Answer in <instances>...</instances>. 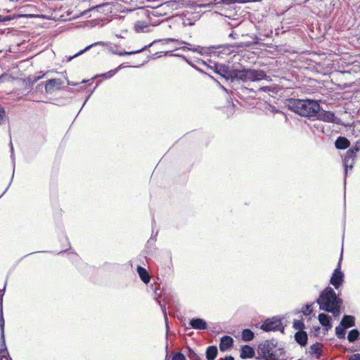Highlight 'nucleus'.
I'll use <instances>...</instances> for the list:
<instances>
[{"mask_svg":"<svg viewBox=\"0 0 360 360\" xmlns=\"http://www.w3.org/2000/svg\"><path fill=\"white\" fill-rule=\"evenodd\" d=\"M316 303L320 310L331 313L335 318H338L341 313L343 300L339 297L333 288L327 286L320 292Z\"/></svg>","mask_w":360,"mask_h":360,"instance_id":"1","label":"nucleus"},{"mask_svg":"<svg viewBox=\"0 0 360 360\" xmlns=\"http://www.w3.org/2000/svg\"><path fill=\"white\" fill-rule=\"evenodd\" d=\"M288 108L300 116L314 118L319 111V103L313 99H290Z\"/></svg>","mask_w":360,"mask_h":360,"instance_id":"2","label":"nucleus"},{"mask_svg":"<svg viewBox=\"0 0 360 360\" xmlns=\"http://www.w3.org/2000/svg\"><path fill=\"white\" fill-rule=\"evenodd\" d=\"M232 79L240 80L243 82H257L262 79H266L267 75L262 70L255 69H242V70H232Z\"/></svg>","mask_w":360,"mask_h":360,"instance_id":"3","label":"nucleus"},{"mask_svg":"<svg viewBox=\"0 0 360 360\" xmlns=\"http://www.w3.org/2000/svg\"><path fill=\"white\" fill-rule=\"evenodd\" d=\"M184 51H192L196 52L201 56H218L221 58H224V54L228 55L230 53L231 50L229 46H194L193 47L183 46L179 48Z\"/></svg>","mask_w":360,"mask_h":360,"instance_id":"4","label":"nucleus"},{"mask_svg":"<svg viewBox=\"0 0 360 360\" xmlns=\"http://www.w3.org/2000/svg\"><path fill=\"white\" fill-rule=\"evenodd\" d=\"M278 342L275 339L266 340L258 345V354L265 360H276L273 350L276 347Z\"/></svg>","mask_w":360,"mask_h":360,"instance_id":"5","label":"nucleus"},{"mask_svg":"<svg viewBox=\"0 0 360 360\" xmlns=\"http://www.w3.org/2000/svg\"><path fill=\"white\" fill-rule=\"evenodd\" d=\"M260 328L265 332L281 331L282 333L285 330L281 319L277 316L266 319L261 325Z\"/></svg>","mask_w":360,"mask_h":360,"instance_id":"6","label":"nucleus"},{"mask_svg":"<svg viewBox=\"0 0 360 360\" xmlns=\"http://www.w3.org/2000/svg\"><path fill=\"white\" fill-rule=\"evenodd\" d=\"M341 261L342 255L340 256L337 267L333 271L330 278V284H331L336 290L339 289L344 283L345 275L341 271Z\"/></svg>","mask_w":360,"mask_h":360,"instance_id":"7","label":"nucleus"},{"mask_svg":"<svg viewBox=\"0 0 360 360\" xmlns=\"http://www.w3.org/2000/svg\"><path fill=\"white\" fill-rule=\"evenodd\" d=\"M180 7V4L179 1L176 0H170L164 2L160 6H158L156 10L154 11V15L156 16L162 15V12H164V14L166 15L167 11H173L176 10Z\"/></svg>","mask_w":360,"mask_h":360,"instance_id":"8","label":"nucleus"},{"mask_svg":"<svg viewBox=\"0 0 360 360\" xmlns=\"http://www.w3.org/2000/svg\"><path fill=\"white\" fill-rule=\"evenodd\" d=\"M317 120L330 123H338V118L335 115V113L331 111H327L324 110H321V106L319 105V111L316 115Z\"/></svg>","mask_w":360,"mask_h":360,"instance_id":"9","label":"nucleus"},{"mask_svg":"<svg viewBox=\"0 0 360 360\" xmlns=\"http://www.w3.org/2000/svg\"><path fill=\"white\" fill-rule=\"evenodd\" d=\"M210 68L214 70V72L225 78L226 80L232 79V70H230L228 66L214 63L213 66H210Z\"/></svg>","mask_w":360,"mask_h":360,"instance_id":"10","label":"nucleus"},{"mask_svg":"<svg viewBox=\"0 0 360 360\" xmlns=\"http://www.w3.org/2000/svg\"><path fill=\"white\" fill-rule=\"evenodd\" d=\"M357 155L352 153V150H348L345 155L343 163L345 167V176L347 175L348 169H352L353 165L354 163L355 159L356 158Z\"/></svg>","mask_w":360,"mask_h":360,"instance_id":"11","label":"nucleus"},{"mask_svg":"<svg viewBox=\"0 0 360 360\" xmlns=\"http://www.w3.org/2000/svg\"><path fill=\"white\" fill-rule=\"evenodd\" d=\"M188 325L191 328L200 330H206L208 327L205 319L198 317L190 319Z\"/></svg>","mask_w":360,"mask_h":360,"instance_id":"12","label":"nucleus"},{"mask_svg":"<svg viewBox=\"0 0 360 360\" xmlns=\"http://www.w3.org/2000/svg\"><path fill=\"white\" fill-rule=\"evenodd\" d=\"M63 84L60 79H49L45 84V91L48 94H51L55 89H59Z\"/></svg>","mask_w":360,"mask_h":360,"instance_id":"13","label":"nucleus"},{"mask_svg":"<svg viewBox=\"0 0 360 360\" xmlns=\"http://www.w3.org/2000/svg\"><path fill=\"white\" fill-rule=\"evenodd\" d=\"M233 339L229 335H224L220 339L219 349L225 352L233 346Z\"/></svg>","mask_w":360,"mask_h":360,"instance_id":"14","label":"nucleus"},{"mask_svg":"<svg viewBox=\"0 0 360 360\" xmlns=\"http://www.w3.org/2000/svg\"><path fill=\"white\" fill-rule=\"evenodd\" d=\"M318 319L319 323L322 326L324 327V329L328 331L332 327L331 323V317L326 314L321 313L318 316Z\"/></svg>","mask_w":360,"mask_h":360,"instance_id":"15","label":"nucleus"},{"mask_svg":"<svg viewBox=\"0 0 360 360\" xmlns=\"http://www.w3.org/2000/svg\"><path fill=\"white\" fill-rule=\"evenodd\" d=\"M255 354V350L252 347L248 345L242 346L240 354V357L242 359L253 358Z\"/></svg>","mask_w":360,"mask_h":360,"instance_id":"16","label":"nucleus"},{"mask_svg":"<svg viewBox=\"0 0 360 360\" xmlns=\"http://www.w3.org/2000/svg\"><path fill=\"white\" fill-rule=\"evenodd\" d=\"M349 141L345 136H338L335 141V146L339 150H345L349 148Z\"/></svg>","mask_w":360,"mask_h":360,"instance_id":"17","label":"nucleus"},{"mask_svg":"<svg viewBox=\"0 0 360 360\" xmlns=\"http://www.w3.org/2000/svg\"><path fill=\"white\" fill-rule=\"evenodd\" d=\"M295 340L300 346H305L307 344L308 340L307 333L304 330L297 331L295 334Z\"/></svg>","mask_w":360,"mask_h":360,"instance_id":"18","label":"nucleus"},{"mask_svg":"<svg viewBox=\"0 0 360 360\" xmlns=\"http://www.w3.org/2000/svg\"><path fill=\"white\" fill-rule=\"evenodd\" d=\"M136 271H137V273H138L141 280L144 283L147 284L150 282V276L148 271L144 267L138 266Z\"/></svg>","mask_w":360,"mask_h":360,"instance_id":"19","label":"nucleus"},{"mask_svg":"<svg viewBox=\"0 0 360 360\" xmlns=\"http://www.w3.org/2000/svg\"><path fill=\"white\" fill-rule=\"evenodd\" d=\"M340 325L346 327V328L354 326L355 325L354 316L352 315H344L340 321Z\"/></svg>","mask_w":360,"mask_h":360,"instance_id":"20","label":"nucleus"},{"mask_svg":"<svg viewBox=\"0 0 360 360\" xmlns=\"http://www.w3.org/2000/svg\"><path fill=\"white\" fill-rule=\"evenodd\" d=\"M0 330H1V343L2 349L6 350V340H5V333H4V319L3 316L2 309L1 310L0 315Z\"/></svg>","mask_w":360,"mask_h":360,"instance_id":"21","label":"nucleus"},{"mask_svg":"<svg viewBox=\"0 0 360 360\" xmlns=\"http://www.w3.org/2000/svg\"><path fill=\"white\" fill-rule=\"evenodd\" d=\"M98 45H104V42H102V41H98V42H95V43H93L89 46H87L86 47H85L84 49L79 51V52H77V53H75V55L72 56H69V57H67V60L66 61L67 62H70L71 61L73 58L82 55V53H84V52H86V51H89L91 48H92L93 46H98Z\"/></svg>","mask_w":360,"mask_h":360,"instance_id":"22","label":"nucleus"},{"mask_svg":"<svg viewBox=\"0 0 360 360\" xmlns=\"http://www.w3.org/2000/svg\"><path fill=\"white\" fill-rule=\"evenodd\" d=\"M158 41L155 40L153 41V42H151L150 44H149L148 45H146L145 46H143V48H141V49H139V50H136V51H124V52H122V51H115L113 52L114 54H116V55H118V56H125V55H132V54H136V53H141L145 50H146L148 48L150 47L153 44L156 43Z\"/></svg>","mask_w":360,"mask_h":360,"instance_id":"23","label":"nucleus"},{"mask_svg":"<svg viewBox=\"0 0 360 360\" xmlns=\"http://www.w3.org/2000/svg\"><path fill=\"white\" fill-rule=\"evenodd\" d=\"M218 350L217 346H209L205 352L206 359L207 360H214L217 356Z\"/></svg>","mask_w":360,"mask_h":360,"instance_id":"24","label":"nucleus"},{"mask_svg":"<svg viewBox=\"0 0 360 360\" xmlns=\"http://www.w3.org/2000/svg\"><path fill=\"white\" fill-rule=\"evenodd\" d=\"M255 338V333L249 328H245L242 331V340L245 342H250Z\"/></svg>","mask_w":360,"mask_h":360,"instance_id":"25","label":"nucleus"},{"mask_svg":"<svg viewBox=\"0 0 360 360\" xmlns=\"http://www.w3.org/2000/svg\"><path fill=\"white\" fill-rule=\"evenodd\" d=\"M359 331L357 329H352L348 333L347 340L349 342H354L359 338Z\"/></svg>","mask_w":360,"mask_h":360,"instance_id":"26","label":"nucleus"},{"mask_svg":"<svg viewBox=\"0 0 360 360\" xmlns=\"http://www.w3.org/2000/svg\"><path fill=\"white\" fill-rule=\"evenodd\" d=\"M346 327L342 326L340 324L335 328V335L339 339H345L346 335Z\"/></svg>","mask_w":360,"mask_h":360,"instance_id":"27","label":"nucleus"},{"mask_svg":"<svg viewBox=\"0 0 360 360\" xmlns=\"http://www.w3.org/2000/svg\"><path fill=\"white\" fill-rule=\"evenodd\" d=\"M148 27V24L146 22L139 21L135 24L134 30L136 32H143Z\"/></svg>","mask_w":360,"mask_h":360,"instance_id":"28","label":"nucleus"},{"mask_svg":"<svg viewBox=\"0 0 360 360\" xmlns=\"http://www.w3.org/2000/svg\"><path fill=\"white\" fill-rule=\"evenodd\" d=\"M186 351L185 352L188 357L191 360H200V357L195 352V351L191 349L190 347H187L186 348Z\"/></svg>","mask_w":360,"mask_h":360,"instance_id":"29","label":"nucleus"},{"mask_svg":"<svg viewBox=\"0 0 360 360\" xmlns=\"http://www.w3.org/2000/svg\"><path fill=\"white\" fill-rule=\"evenodd\" d=\"M310 353L312 354H316L318 356H320L322 354V350L319 347V343H315L311 345Z\"/></svg>","mask_w":360,"mask_h":360,"instance_id":"30","label":"nucleus"},{"mask_svg":"<svg viewBox=\"0 0 360 360\" xmlns=\"http://www.w3.org/2000/svg\"><path fill=\"white\" fill-rule=\"evenodd\" d=\"M277 89L276 86H265L261 87L259 89L262 91L269 92L270 96H274V94L277 93Z\"/></svg>","mask_w":360,"mask_h":360,"instance_id":"31","label":"nucleus"},{"mask_svg":"<svg viewBox=\"0 0 360 360\" xmlns=\"http://www.w3.org/2000/svg\"><path fill=\"white\" fill-rule=\"evenodd\" d=\"M4 359L6 360H12L8 354L7 347L6 346V350L2 349L1 345H0V359L3 360Z\"/></svg>","mask_w":360,"mask_h":360,"instance_id":"32","label":"nucleus"},{"mask_svg":"<svg viewBox=\"0 0 360 360\" xmlns=\"http://www.w3.org/2000/svg\"><path fill=\"white\" fill-rule=\"evenodd\" d=\"M292 326L295 329L301 331L304 328V323L301 320H294Z\"/></svg>","mask_w":360,"mask_h":360,"instance_id":"33","label":"nucleus"},{"mask_svg":"<svg viewBox=\"0 0 360 360\" xmlns=\"http://www.w3.org/2000/svg\"><path fill=\"white\" fill-rule=\"evenodd\" d=\"M159 41H162L163 44H167V43H169V42L176 41V42H178L180 44H188V45H190L189 44H187L186 41H179L178 39H174V38H166V39H160Z\"/></svg>","mask_w":360,"mask_h":360,"instance_id":"34","label":"nucleus"},{"mask_svg":"<svg viewBox=\"0 0 360 360\" xmlns=\"http://www.w3.org/2000/svg\"><path fill=\"white\" fill-rule=\"evenodd\" d=\"M116 74V70H111L106 73H103L99 75H96L95 77H102L105 79H110Z\"/></svg>","mask_w":360,"mask_h":360,"instance_id":"35","label":"nucleus"},{"mask_svg":"<svg viewBox=\"0 0 360 360\" xmlns=\"http://www.w3.org/2000/svg\"><path fill=\"white\" fill-rule=\"evenodd\" d=\"M6 122V112L4 109L0 106V126Z\"/></svg>","mask_w":360,"mask_h":360,"instance_id":"36","label":"nucleus"},{"mask_svg":"<svg viewBox=\"0 0 360 360\" xmlns=\"http://www.w3.org/2000/svg\"><path fill=\"white\" fill-rule=\"evenodd\" d=\"M172 360H186V359L184 354L181 352H176L173 354Z\"/></svg>","mask_w":360,"mask_h":360,"instance_id":"37","label":"nucleus"},{"mask_svg":"<svg viewBox=\"0 0 360 360\" xmlns=\"http://www.w3.org/2000/svg\"><path fill=\"white\" fill-rule=\"evenodd\" d=\"M352 150V153L357 155V153L360 151V141H356L355 145L349 148Z\"/></svg>","mask_w":360,"mask_h":360,"instance_id":"38","label":"nucleus"},{"mask_svg":"<svg viewBox=\"0 0 360 360\" xmlns=\"http://www.w3.org/2000/svg\"><path fill=\"white\" fill-rule=\"evenodd\" d=\"M159 304L161 307V309L162 311V313L164 314V316H165V323H166V327L168 329L169 326H168V323H167V313H166V307H165V305H162L161 304L160 302L159 301Z\"/></svg>","mask_w":360,"mask_h":360,"instance_id":"39","label":"nucleus"},{"mask_svg":"<svg viewBox=\"0 0 360 360\" xmlns=\"http://www.w3.org/2000/svg\"><path fill=\"white\" fill-rule=\"evenodd\" d=\"M312 312L311 304L305 305V309L303 311L304 315L307 316Z\"/></svg>","mask_w":360,"mask_h":360,"instance_id":"40","label":"nucleus"},{"mask_svg":"<svg viewBox=\"0 0 360 360\" xmlns=\"http://www.w3.org/2000/svg\"><path fill=\"white\" fill-rule=\"evenodd\" d=\"M349 360H360V354H354L350 358Z\"/></svg>","mask_w":360,"mask_h":360,"instance_id":"41","label":"nucleus"},{"mask_svg":"<svg viewBox=\"0 0 360 360\" xmlns=\"http://www.w3.org/2000/svg\"><path fill=\"white\" fill-rule=\"evenodd\" d=\"M8 77V75L6 74V73H4L2 74L1 76H0V82H3L4 81V78L5 77Z\"/></svg>","mask_w":360,"mask_h":360,"instance_id":"42","label":"nucleus"},{"mask_svg":"<svg viewBox=\"0 0 360 360\" xmlns=\"http://www.w3.org/2000/svg\"><path fill=\"white\" fill-rule=\"evenodd\" d=\"M271 108V111L274 113H276V112H278L279 110H277L274 106H270Z\"/></svg>","mask_w":360,"mask_h":360,"instance_id":"43","label":"nucleus"},{"mask_svg":"<svg viewBox=\"0 0 360 360\" xmlns=\"http://www.w3.org/2000/svg\"><path fill=\"white\" fill-rule=\"evenodd\" d=\"M124 66H123L122 64L120 65L117 68H116L115 69H114L113 70H116V73L120 70L121 69L124 68Z\"/></svg>","mask_w":360,"mask_h":360,"instance_id":"44","label":"nucleus"},{"mask_svg":"<svg viewBox=\"0 0 360 360\" xmlns=\"http://www.w3.org/2000/svg\"><path fill=\"white\" fill-rule=\"evenodd\" d=\"M221 360H235L232 356H227Z\"/></svg>","mask_w":360,"mask_h":360,"instance_id":"45","label":"nucleus"},{"mask_svg":"<svg viewBox=\"0 0 360 360\" xmlns=\"http://www.w3.org/2000/svg\"><path fill=\"white\" fill-rule=\"evenodd\" d=\"M155 239H153V238H150L148 240L147 244H148V245L152 244V243H153V242H155Z\"/></svg>","mask_w":360,"mask_h":360,"instance_id":"46","label":"nucleus"},{"mask_svg":"<svg viewBox=\"0 0 360 360\" xmlns=\"http://www.w3.org/2000/svg\"><path fill=\"white\" fill-rule=\"evenodd\" d=\"M93 91L91 92V94L87 96V98H86V100L84 101V103H83V105L82 108L84 107V105L86 104V103L87 102L88 99L89 98L91 94H92ZM82 108L80 109V110H82Z\"/></svg>","mask_w":360,"mask_h":360,"instance_id":"47","label":"nucleus"},{"mask_svg":"<svg viewBox=\"0 0 360 360\" xmlns=\"http://www.w3.org/2000/svg\"><path fill=\"white\" fill-rule=\"evenodd\" d=\"M68 84L70 85V86H76L77 84V83H75L73 82H70V81L68 80Z\"/></svg>","mask_w":360,"mask_h":360,"instance_id":"48","label":"nucleus"},{"mask_svg":"<svg viewBox=\"0 0 360 360\" xmlns=\"http://www.w3.org/2000/svg\"><path fill=\"white\" fill-rule=\"evenodd\" d=\"M104 5H105V4L98 5V6H96L95 7V8H96L97 10H98V8H101V7L104 6Z\"/></svg>","mask_w":360,"mask_h":360,"instance_id":"49","label":"nucleus"},{"mask_svg":"<svg viewBox=\"0 0 360 360\" xmlns=\"http://www.w3.org/2000/svg\"><path fill=\"white\" fill-rule=\"evenodd\" d=\"M175 56H179V57H181V58H183L186 61H187V60H186V57H185V56H182V55L176 54Z\"/></svg>","mask_w":360,"mask_h":360,"instance_id":"50","label":"nucleus"},{"mask_svg":"<svg viewBox=\"0 0 360 360\" xmlns=\"http://www.w3.org/2000/svg\"><path fill=\"white\" fill-rule=\"evenodd\" d=\"M4 293H2L0 296V304L2 305V300H3Z\"/></svg>","mask_w":360,"mask_h":360,"instance_id":"51","label":"nucleus"},{"mask_svg":"<svg viewBox=\"0 0 360 360\" xmlns=\"http://www.w3.org/2000/svg\"><path fill=\"white\" fill-rule=\"evenodd\" d=\"M234 34H234V32H231L229 34V37H232V38H235Z\"/></svg>","mask_w":360,"mask_h":360,"instance_id":"52","label":"nucleus"},{"mask_svg":"<svg viewBox=\"0 0 360 360\" xmlns=\"http://www.w3.org/2000/svg\"><path fill=\"white\" fill-rule=\"evenodd\" d=\"M154 56H155V57H153V58H156V57H160V56H161L160 55H159V53H158V52L155 53L154 54Z\"/></svg>","mask_w":360,"mask_h":360,"instance_id":"53","label":"nucleus"},{"mask_svg":"<svg viewBox=\"0 0 360 360\" xmlns=\"http://www.w3.org/2000/svg\"><path fill=\"white\" fill-rule=\"evenodd\" d=\"M13 146H11V152L13 153ZM11 158L13 159V162H14V158L13 157V153L11 154Z\"/></svg>","mask_w":360,"mask_h":360,"instance_id":"54","label":"nucleus"},{"mask_svg":"<svg viewBox=\"0 0 360 360\" xmlns=\"http://www.w3.org/2000/svg\"><path fill=\"white\" fill-rule=\"evenodd\" d=\"M6 283H7V281H6V283L4 284V288H3V291H4L6 290Z\"/></svg>","mask_w":360,"mask_h":360,"instance_id":"55","label":"nucleus"},{"mask_svg":"<svg viewBox=\"0 0 360 360\" xmlns=\"http://www.w3.org/2000/svg\"><path fill=\"white\" fill-rule=\"evenodd\" d=\"M8 188V187H7V188L5 189L4 192L2 193V195H1V196H2V195H4V194L7 191Z\"/></svg>","mask_w":360,"mask_h":360,"instance_id":"56","label":"nucleus"},{"mask_svg":"<svg viewBox=\"0 0 360 360\" xmlns=\"http://www.w3.org/2000/svg\"><path fill=\"white\" fill-rule=\"evenodd\" d=\"M86 82H87L86 80L84 79V80L82 81L81 83H86Z\"/></svg>","mask_w":360,"mask_h":360,"instance_id":"57","label":"nucleus"},{"mask_svg":"<svg viewBox=\"0 0 360 360\" xmlns=\"http://www.w3.org/2000/svg\"><path fill=\"white\" fill-rule=\"evenodd\" d=\"M13 171H15V169H13ZM13 176H14V172H13V174H12V178H13ZM13 179H11L12 180Z\"/></svg>","mask_w":360,"mask_h":360,"instance_id":"58","label":"nucleus"},{"mask_svg":"<svg viewBox=\"0 0 360 360\" xmlns=\"http://www.w3.org/2000/svg\"><path fill=\"white\" fill-rule=\"evenodd\" d=\"M63 252H64V251H60V252H58V254H60V253H63Z\"/></svg>","mask_w":360,"mask_h":360,"instance_id":"59","label":"nucleus"},{"mask_svg":"<svg viewBox=\"0 0 360 360\" xmlns=\"http://www.w3.org/2000/svg\"><path fill=\"white\" fill-rule=\"evenodd\" d=\"M0 360H1V359H0Z\"/></svg>","mask_w":360,"mask_h":360,"instance_id":"60","label":"nucleus"}]
</instances>
